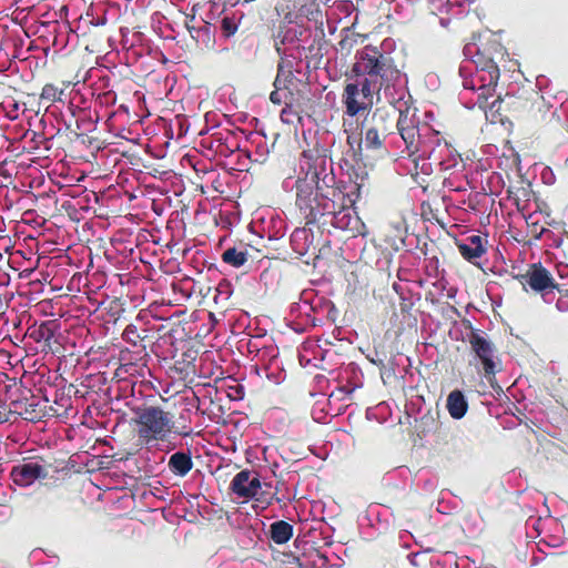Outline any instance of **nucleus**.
I'll return each mask as SVG.
<instances>
[{
	"instance_id": "obj_28",
	"label": "nucleus",
	"mask_w": 568,
	"mask_h": 568,
	"mask_svg": "<svg viewBox=\"0 0 568 568\" xmlns=\"http://www.w3.org/2000/svg\"><path fill=\"white\" fill-rule=\"evenodd\" d=\"M70 82H62V87H58L53 83H47L41 91L40 100L54 103L62 101V97Z\"/></svg>"
},
{
	"instance_id": "obj_15",
	"label": "nucleus",
	"mask_w": 568,
	"mask_h": 568,
	"mask_svg": "<svg viewBox=\"0 0 568 568\" xmlns=\"http://www.w3.org/2000/svg\"><path fill=\"white\" fill-rule=\"evenodd\" d=\"M488 240L480 235H470L464 241H457L456 246L464 260L475 266H480L478 260L487 253Z\"/></svg>"
},
{
	"instance_id": "obj_17",
	"label": "nucleus",
	"mask_w": 568,
	"mask_h": 568,
	"mask_svg": "<svg viewBox=\"0 0 568 568\" xmlns=\"http://www.w3.org/2000/svg\"><path fill=\"white\" fill-rule=\"evenodd\" d=\"M57 325L53 321L42 322L39 326H34L30 331V337L37 342L43 344V349L52 351L55 339Z\"/></svg>"
},
{
	"instance_id": "obj_7",
	"label": "nucleus",
	"mask_w": 568,
	"mask_h": 568,
	"mask_svg": "<svg viewBox=\"0 0 568 568\" xmlns=\"http://www.w3.org/2000/svg\"><path fill=\"white\" fill-rule=\"evenodd\" d=\"M395 114L383 108H377L363 122L362 134L366 149L379 151L384 149L386 138L394 132Z\"/></svg>"
},
{
	"instance_id": "obj_6",
	"label": "nucleus",
	"mask_w": 568,
	"mask_h": 568,
	"mask_svg": "<svg viewBox=\"0 0 568 568\" xmlns=\"http://www.w3.org/2000/svg\"><path fill=\"white\" fill-rule=\"evenodd\" d=\"M304 178H298L295 183L296 201L295 204L305 220V224H313L317 222L324 213H322V201L318 195V181L313 178V174H307Z\"/></svg>"
},
{
	"instance_id": "obj_20",
	"label": "nucleus",
	"mask_w": 568,
	"mask_h": 568,
	"mask_svg": "<svg viewBox=\"0 0 568 568\" xmlns=\"http://www.w3.org/2000/svg\"><path fill=\"white\" fill-rule=\"evenodd\" d=\"M446 407L453 418L460 419L465 416L468 409V404L464 394L460 390L455 389L448 395Z\"/></svg>"
},
{
	"instance_id": "obj_32",
	"label": "nucleus",
	"mask_w": 568,
	"mask_h": 568,
	"mask_svg": "<svg viewBox=\"0 0 568 568\" xmlns=\"http://www.w3.org/2000/svg\"><path fill=\"white\" fill-rule=\"evenodd\" d=\"M529 234L534 240H540L544 235L552 234L548 229L539 226L538 223L529 225Z\"/></svg>"
},
{
	"instance_id": "obj_23",
	"label": "nucleus",
	"mask_w": 568,
	"mask_h": 568,
	"mask_svg": "<svg viewBox=\"0 0 568 568\" xmlns=\"http://www.w3.org/2000/svg\"><path fill=\"white\" fill-rule=\"evenodd\" d=\"M191 38L205 49H213L215 43L214 32L211 23L203 22L195 30H191Z\"/></svg>"
},
{
	"instance_id": "obj_29",
	"label": "nucleus",
	"mask_w": 568,
	"mask_h": 568,
	"mask_svg": "<svg viewBox=\"0 0 568 568\" xmlns=\"http://www.w3.org/2000/svg\"><path fill=\"white\" fill-rule=\"evenodd\" d=\"M480 85L478 88V95H477V101H476V104L478 105V108L480 110H484L485 112H487V109H488V100L489 98H491L495 93V88L497 85V83H490L488 81H480Z\"/></svg>"
},
{
	"instance_id": "obj_33",
	"label": "nucleus",
	"mask_w": 568,
	"mask_h": 568,
	"mask_svg": "<svg viewBox=\"0 0 568 568\" xmlns=\"http://www.w3.org/2000/svg\"><path fill=\"white\" fill-rule=\"evenodd\" d=\"M501 101H504V98L497 97L491 103L488 102L487 111L489 110L493 115L496 113L501 115V113L505 112V104Z\"/></svg>"
},
{
	"instance_id": "obj_14",
	"label": "nucleus",
	"mask_w": 568,
	"mask_h": 568,
	"mask_svg": "<svg viewBox=\"0 0 568 568\" xmlns=\"http://www.w3.org/2000/svg\"><path fill=\"white\" fill-rule=\"evenodd\" d=\"M452 153L450 145L446 140L442 139L439 132L433 131L417 154L418 156H426L437 164H443L445 159Z\"/></svg>"
},
{
	"instance_id": "obj_10",
	"label": "nucleus",
	"mask_w": 568,
	"mask_h": 568,
	"mask_svg": "<svg viewBox=\"0 0 568 568\" xmlns=\"http://www.w3.org/2000/svg\"><path fill=\"white\" fill-rule=\"evenodd\" d=\"M395 128L406 145L408 156L417 155L427 139L422 138L416 111L409 108L400 110L398 118L395 119Z\"/></svg>"
},
{
	"instance_id": "obj_8",
	"label": "nucleus",
	"mask_w": 568,
	"mask_h": 568,
	"mask_svg": "<svg viewBox=\"0 0 568 568\" xmlns=\"http://www.w3.org/2000/svg\"><path fill=\"white\" fill-rule=\"evenodd\" d=\"M471 352L480 362L486 381L495 388L496 374L500 371V361L496 355L495 345L478 329L471 328L467 336Z\"/></svg>"
},
{
	"instance_id": "obj_27",
	"label": "nucleus",
	"mask_w": 568,
	"mask_h": 568,
	"mask_svg": "<svg viewBox=\"0 0 568 568\" xmlns=\"http://www.w3.org/2000/svg\"><path fill=\"white\" fill-rule=\"evenodd\" d=\"M248 260V252L246 247H229L222 253V261L233 267L243 266Z\"/></svg>"
},
{
	"instance_id": "obj_16",
	"label": "nucleus",
	"mask_w": 568,
	"mask_h": 568,
	"mask_svg": "<svg viewBox=\"0 0 568 568\" xmlns=\"http://www.w3.org/2000/svg\"><path fill=\"white\" fill-rule=\"evenodd\" d=\"M488 49L484 48L478 50L474 57V62L477 67L476 78L479 81H488L490 83H498L500 71L497 62L493 57L487 54Z\"/></svg>"
},
{
	"instance_id": "obj_9",
	"label": "nucleus",
	"mask_w": 568,
	"mask_h": 568,
	"mask_svg": "<svg viewBox=\"0 0 568 568\" xmlns=\"http://www.w3.org/2000/svg\"><path fill=\"white\" fill-rule=\"evenodd\" d=\"M51 467L52 465L40 456L23 458L12 466L10 478L14 485L26 488L33 485L37 480L48 478Z\"/></svg>"
},
{
	"instance_id": "obj_1",
	"label": "nucleus",
	"mask_w": 568,
	"mask_h": 568,
	"mask_svg": "<svg viewBox=\"0 0 568 568\" xmlns=\"http://www.w3.org/2000/svg\"><path fill=\"white\" fill-rule=\"evenodd\" d=\"M300 165L301 170H307V174H313L318 181L317 189L324 216L331 215V224L335 227L347 229L352 220L349 209L358 200L362 185L355 183L347 191L343 182H337L327 150L317 143L303 151Z\"/></svg>"
},
{
	"instance_id": "obj_30",
	"label": "nucleus",
	"mask_w": 568,
	"mask_h": 568,
	"mask_svg": "<svg viewBox=\"0 0 568 568\" xmlns=\"http://www.w3.org/2000/svg\"><path fill=\"white\" fill-rule=\"evenodd\" d=\"M146 336L148 335H141L134 324H129L122 334L123 339L133 346H136L140 342L144 341Z\"/></svg>"
},
{
	"instance_id": "obj_3",
	"label": "nucleus",
	"mask_w": 568,
	"mask_h": 568,
	"mask_svg": "<svg viewBox=\"0 0 568 568\" xmlns=\"http://www.w3.org/2000/svg\"><path fill=\"white\" fill-rule=\"evenodd\" d=\"M134 429L139 442L143 445H150L154 442H164L171 434L187 437L192 434V428L185 423V417L180 416L178 425L172 419V415L160 406L141 405L133 409Z\"/></svg>"
},
{
	"instance_id": "obj_11",
	"label": "nucleus",
	"mask_w": 568,
	"mask_h": 568,
	"mask_svg": "<svg viewBox=\"0 0 568 568\" xmlns=\"http://www.w3.org/2000/svg\"><path fill=\"white\" fill-rule=\"evenodd\" d=\"M525 291L531 290L535 293H540L544 297L554 290H558V284L555 282L551 273L540 263L529 264L525 273L514 275Z\"/></svg>"
},
{
	"instance_id": "obj_21",
	"label": "nucleus",
	"mask_w": 568,
	"mask_h": 568,
	"mask_svg": "<svg viewBox=\"0 0 568 568\" xmlns=\"http://www.w3.org/2000/svg\"><path fill=\"white\" fill-rule=\"evenodd\" d=\"M294 528L285 520H277L271 524L268 536L277 545L286 544L293 537Z\"/></svg>"
},
{
	"instance_id": "obj_25",
	"label": "nucleus",
	"mask_w": 568,
	"mask_h": 568,
	"mask_svg": "<svg viewBox=\"0 0 568 568\" xmlns=\"http://www.w3.org/2000/svg\"><path fill=\"white\" fill-rule=\"evenodd\" d=\"M301 13L307 18L308 21H313L316 29L320 30L321 37L325 36L324 32V14L320 6L312 1L310 4H304L301 8Z\"/></svg>"
},
{
	"instance_id": "obj_26",
	"label": "nucleus",
	"mask_w": 568,
	"mask_h": 568,
	"mask_svg": "<svg viewBox=\"0 0 568 568\" xmlns=\"http://www.w3.org/2000/svg\"><path fill=\"white\" fill-rule=\"evenodd\" d=\"M244 14L242 12L224 13L221 19V32L226 39L233 37L240 27Z\"/></svg>"
},
{
	"instance_id": "obj_24",
	"label": "nucleus",
	"mask_w": 568,
	"mask_h": 568,
	"mask_svg": "<svg viewBox=\"0 0 568 568\" xmlns=\"http://www.w3.org/2000/svg\"><path fill=\"white\" fill-rule=\"evenodd\" d=\"M232 294V284L226 280H222L215 287L213 301L221 308L227 310L233 305L231 302Z\"/></svg>"
},
{
	"instance_id": "obj_5",
	"label": "nucleus",
	"mask_w": 568,
	"mask_h": 568,
	"mask_svg": "<svg viewBox=\"0 0 568 568\" xmlns=\"http://www.w3.org/2000/svg\"><path fill=\"white\" fill-rule=\"evenodd\" d=\"M505 112L507 118L518 122L538 123L545 120L549 108L542 95L537 91L523 94H509L504 97Z\"/></svg>"
},
{
	"instance_id": "obj_13",
	"label": "nucleus",
	"mask_w": 568,
	"mask_h": 568,
	"mask_svg": "<svg viewBox=\"0 0 568 568\" xmlns=\"http://www.w3.org/2000/svg\"><path fill=\"white\" fill-rule=\"evenodd\" d=\"M375 94L376 93H369V95L366 97L359 81L346 83L342 94L345 114L354 118L361 112L369 110L374 104L373 99Z\"/></svg>"
},
{
	"instance_id": "obj_22",
	"label": "nucleus",
	"mask_w": 568,
	"mask_h": 568,
	"mask_svg": "<svg viewBox=\"0 0 568 568\" xmlns=\"http://www.w3.org/2000/svg\"><path fill=\"white\" fill-rule=\"evenodd\" d=\"M284 104L285 106L281 111V120L284 123L292 124L294 121H301L302 116L301 113L303 112V109L301 108L300 103H295L293 101V93L290 92L288 94H285L284 97Z\"/></svg>"
},
{
	"instance_id": "obj_12",
	"label": "nucleus",
	"mask_w": 568,
	"mask_h": 568,
	"mask_svg": "<svg viewBox=\"0 0 568 568\" xmlns=\"http://www.w3.org/2000/svg\"><path fill=\"white\" fill-rule=\"evenodd\" d=\"M231 491L240 498L255 499L260 503L271 505L273 497H266L262 491V484L257 475L250 469L239 471L230 484Z\"/></svg>"
},
{
	"instance_id": "obj_18",
	"label": "nucleus",
	"mask_w": 568,
	"mask_h": 568,
	"mask_svg": "<svg viewBox=\"0 0 568 568\" xmlns=\"http://www.w3.org/2000/svg\"><path fill=\"white\" fill-rule=\"evenodd\" d=\"M168 467L175 476H186L193 468L191 454L184 452H176L172 454L169 458Z\"/></svg>"
},
{
	"instance_id": "obj_2",
	"label": "nucleus",
	"mask_w": 568,
	"mask_h": 568,
	"mask_svg": "<svg viewBox=\"0 0 568 568\" xmlns=\"http://www.w3.org/2000/svg\"><path fill=\"white\" fill-rule=\"evenodd\" d=\"M355 60L351 71L355 77L362 78L358 81L366 97L394 88L400 79V71L394 59L377 47L365 45L356 52Z\"/></svg>"
},
{
	"instance_id": "obj_31",
	"label": "nucleus",
	"mask_w": 568,
	"mask_h": 568,
	"mask_svg": "<svg viewBox=\"0 0 568 568\" xmlns=\"http://www.w3.org/2000/svg\"><path fill=\"white\" fill-rule=\"evenodd\" d=\"M282 70H283V67L281 64H278L277 75L274 81L275 90L272 91L270 94L271 102L273 104H277V105L284 103V98H282V94H281L282 87H281V79H280Z\"/></svg>"
},
{
	"instance_id": "obj_35",
	"label": "nucleus",
	"mask_w": 568,
	"mask_h": 568,
	"mask_svg": "<svg viewBox=\"0 0 568 568\" xmlns=\"http://www.w3.org/2000/svg\"><path fill=\"white\" fill-rule=\"evenodd\" d=\"M356 40L353 37H349L346 34L344 38H342L338 42V45L341 50L351 51L353 45L355 44Z\"/></svg>"
},
{
	"instance_id": "obj_34",
	"label": "nucleus",
	"mask_w": 568,
	"mask_h": 568,
	"mask_svg": "<svg viewBox=\"0 0 568 568\" xmlns=\"http://www.w3.org/2000/svg\"><path fill=\"white\" fill-rule=\"evenodd\" d=\"M556 306L560 312H568V288L560 292Z\"/></svg>"
},
{
	"instance_id": "obj_4",
	"label": "nucleus",
	"mask_w": 568,
	"mask_h": 568,
	"mask_svg": "<svg viewBox=\"0 0 568 568\" xmlns=\"http://www.w3.org/2000/svg\"><path fill=\"white\" fill-rule=\"evenodd\" d=\"M4 392V402L9 403L10 410L19 414L26 420L39 422L48 416H61L65 413V406L58 404V407L49 406L48 398L34 396L31 389L17 383L14 379L0 387Z\"/></svg>"
},
{
	"instance_id": "obj_36",
	"label": "nucleus",
	"mask_w": 568,
	"mask_h": 568,
	"mask_svg": "<svg viewBox=\"0 0 568 568\" xmlns=\"http://www.w3.org/2000/svg\"><path fill=\"white\" fill-rule=\"evenodd\" d=\"M195 22V9H192L191 14H186L185 17V28L187 29L189 33L191 34V30H195L197 27L194 24Z\"/></svg>"
},
{
	"instance_id": "obj_19",
	"label": "nucleus",
	"mask_w": 568,
	"mask_h": 568,
	"mask_svg": "<svg viewBox=\"0 0 568 568\" xmlns=\"http://www.w3.org/2000/svg\"><path fill=\"white\" fill-rule=\"evenodd\" d=\"M364 142V138L362 139L355 134H348L346 139V143L348 149L344 152L342 161L348 168H354L355 164H358L362 161V144Z\"/></svg>"
}]
</instances>
